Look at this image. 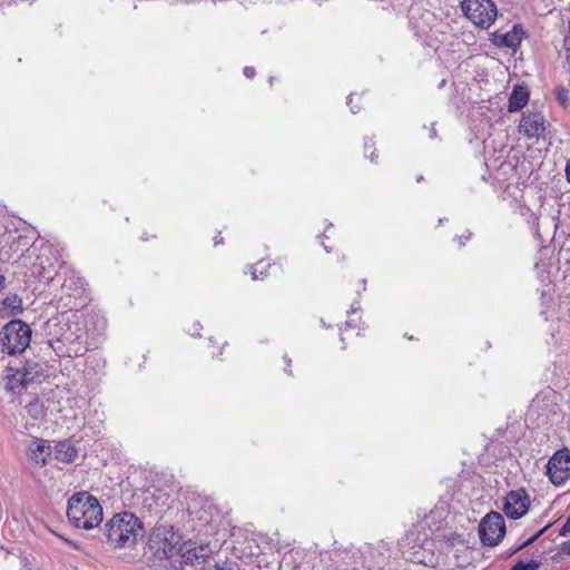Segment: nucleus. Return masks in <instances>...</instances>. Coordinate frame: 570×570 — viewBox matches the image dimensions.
<instances>
[{"label": "nucleus", "mask_w": 570, "mask_h": 570, "mask_svg": "<svg viewBox=\"0 0 570 570\" xmlns=\"http://www.w3.org/2000/svg\"><path fill=\"white\" fill-rule=\"evenodd\" d=\"M67 517L75 528L91 530L102 522L104 514L97 498L87 491H80L69 498Z\"/></svg>", "instance_id": "nucleus-1"}, {"label": "nucleus", "mask_w": 570, "mask_h": 570, "mask_svg": "<svg viewBox=\"0 0 570 570\" xmlns=\"http://www.w3.org/2000/svg\"><path fill=\"white\" fill-rule=\"evenodd\" d=\"M141 532V522L130 512L115 514L105 525L107 541L117 548L131 547Z\"/></svg>", "instance_id": "nucleus-2"}, {"label": "nucleus", "mask_w": 570, "mask_h": 570, "mask_svg": "<svg viewBox=\"0 0 570 570\" xmlns=\"http://www.w3.org/2000/svg\"><path fill=\"white\" fill-rule=\"evenodd\" d=\"M31 340V328L20 320L7 323L0 332V348L8 355L26 351Z\"/></svg>", "instance_id": "nucleus-3"}, {"label": "nucleus", "mask_w": 570, "mask_h": 570, "mask_svg": "<svg viewBox=\"0 0 570 570\" xmlns=\"http://www.w3.org/2000/svg\"><path fill=\"white\" fill-rule=\"evenodd\" d=\"M461 9L475 26L488 29L497 18V7L492 0H463Z\"/></svg>", "instance_id": "nucleus-4"}, {"label": "nucleus", "mask_w": 570, "mask_h": 570, "mask_svg": "<svg viewBox=\"0 0 570 570\" xmlns=\"http://www.w3.org/2000/svg\"><path fill=\"white\" fill-rule=\"evenodd\" d=\"M505 534V522L499 512H490L482 518L479 524V537L483 544L497 546Z\"/></svg>", "instance_id": "nucleus-5"}, {"label": "nucleus", "mask_w": 570, "mask_h": 570, "mask_svg": "<svg viewBox=\"0 0 570 570\" xmlns=\"http://www.w3.org/2000/svg\"><path fill=\"white\" fill-rule=\"evenodd\" d=\"M547 474L554 485H562L570 478V451H557L548 461Z\"/></svg>", "instance_id": "nucleus-6"}, {"label": "nucleus", "mask_w": 570, "mask_h": 570, "mask_svg": "<svg viewBox=\"0 0 570 570\" xmlns=\"http://www.w3.org/2000/svg\"><path fill=\"white\" fill-rule=\"evenodd\" d=\"M530 505V499L523 489L509 492L502 504V510L507 517L511 519H519L524 515Z\"/></svg>", "instance_id": "nucleus-7"}, {"label": "nucleus", "mask_w": 570, "mask_h": 570, "mask_svg": "<svg viewBox=\"0 0 570 570\" xmlns=\"http://www.w3.org/2000/svg\"><path fill=\"white\" fill-rule=\"evenodd\" d=\"M167 494L158 489L150 488L142 493V508L150 514H158L161 512L163 507L166 505Z\"/></svg>", "instance_id": "nucleus-8"}, {"label": "nucleus", "mask_w": 570, "mask_h": 570, "mask_svg": "<svg viewBox=\"0 0 570 570\" xmlns=\"http://www.w3.org/2000/svg\"><path fill=\"white\" fill-rule=\"evenodd\" d=\"M191 520L199 527L212 524L218 517V512L209 502H204L202 505L194 504L189 508Z\"/></svg>", "instance_id": "nucleus-9"}, {"label": "nucleus", "mask_w": 570, "mask_h": 570, "mask_svg": "<svg viewBox=\"0 0 570 570\" xmlns=\"http://www.w3.org/2000/svg\"><path fill=\"white\" fill-rule=\"evenodd\" d=\"M51 454V446L46 441L38 440L32 441L27 451L28 459L38 466L46 465Z\"/></svg>", "instance_id": "nucleus-10"}, {"label": "nucleus", "mask_w": 570, "mask_h": 570, "mask_svg": "<svg viewBox=\"0 0 570 570\" xmlns=\"http://www.w3.org/2000/svg\"><path fill=\"white\" fill-rule=\"evenodd\" d=\"M213 554V548L208 544H199L186 548L181 553L183 563L199 564Z\"/></svg>", "instance_id": "nucleus-11"}, {"label": "nucleus", "mask_w": 570, "mask_h": 570, "mask_svg": "<svg viewBox=\"0 0 570 570\" xmlns=\"http://www.w3.org/2000/svg\"><path fill=\"white\" fill-rule=\"evenodd\" d=\"M520 131L529 138L540 137L544 132L543 117L535 114L522 117Z\"/></svg>", "instance_id": "nucleus-12"}, {"label": "nucleus", "mask_w": 570, "mask_h": 570, "mask_svg": "<svg viewBox=\"0 0 570 570\" xmlns=\"http://www.w3.org/2000/svg\"><path fill=\"white\" fill-rule=\"evenodd\" d=\"M524 36L522 27L514 26L510 31L505 33H493V42L499 47L517 48Z\"/></svg>", "instance_id": "nucleus-13"}, {"label": "nucleus", "mask_w": 570, "mask_h": 570, "mask_svg": "<svg viewBox=\"0 0 570 570\" xmlns=\"http://www.w3.org/2000/svg\"><path fill=\"white\" fill-rule=\"evenodd\" d=\"M52 454L55 459L60 462L71 463L76 460L78 452L72 443L69 441H61L55 445Z\"/></svg>", "instance_id": "nucleus-14"}, {"label": "nucleus", "mask_w": 570, "mask_h": 570, "mask_svg": "<svg viewBox=\"0 0 570 570\" xmlns=\"http://www.w3.org/2000/svg\"><path fill=\"white\" fill-rule=\"evenodd\" d=\"M529 101V91L523 86H515L509 98V111L521 110Z\"/></svg>", "instance_id": "nucleus-15"}, {"label": "nucleus", "mask_w": 570, "mask_h": 570, "mask_svg": "<svg viewBox=\"0 0 570 570\" xmlns=\"http://www.w3.org/2000/svg\"><path fill=\"white\" fill-rule=\"evenodd\" d=\"M3 380L6 382V389L9 392H14L17 389H22L26 374H23L20 368L8 366L4 371Z\"/></svg>", "instance_id": "nucleus-16"}, {"label": "nucleus", "mask_w": 570, "mask_h": 570, "mask_svg": "<svg viewBox=\"0 0 570 570\" xmlns=\"http://www.w3.org/2000/svg\"><path fill=\"white\" fill-rule=\"evenodd\" d=\"M60 342L69 344V347L66 351L69 356H71V354H82L83 351H86L82 346V334H62Z\"/></svg>", "instance_id": "nucleus-17"}, {"label": "nucleus", "mask_w": 570, "mask_h": 570, "mask_svg": "<svg viewBox=\"0 0 570 570\" xmlns=\"http://www.w3.org/2000/svg\"><path fill=\"white\" fill-rule=\"evenodd\" d=\"M7 309H11V314L16 315L22 311V301L17 295L7 296L2 301V307L0 308L1 317H9L10 314Z\"/></svg>", "instance_id": "nucleus-18"}, {"label": "nucleus", "mask_w": 570, "mask_h": 570, "mask_svg": "<svg viewBox=\"0 0 570 570\" xmlns=\"http://www.w3.org/2000/svg\"><path fill=\"white\" fill-rule=\"evenodd\" d=\"M167 533H169V531H167L166 529H157L154 532V542H156L157 540H164V547L161 548V550L165 556L171 557L175 550V543L173 542L175 535L174 533H171L169 540L166 535ZM158 550H160V547L158 548Z\"/></svg>", "instance_id": "nucleus-19"}, {"label": "nucleus", "mask_w": 570, "mask_h": 570, "mask_svg": "<svg viewBox=\"0 0 570 570\" xmlns=\"http://www.w3.org/2000/svg\"><path fill=\"white\" fill-rule=\"evenodd\" d=\"M26 409L27 413L35 420L42 419L46 415L47 411L43 403L38 397L29 402Z\"/></svg>", "instance_id": "nucleus-20"}, {"label": "nucleus", "mask_w": 570, "mask_h": 570, "mask_svg": "<svg viewBox=\"0 0 570 570\" xmlns=\"http://www.w3.org/2000/svg\"><path fill=\"white\" fill-rule=\"evenodd\" d=\"M38 365L22 367L20 368L23 374H26V380L23 381L22 389L32 387L33 382L38 377Z\"/></svg>", "instance_id": "nucleus-21"}, {"label": "nucleus", "mask_w": 570, "mask_h": 570, "mask_svg": "<svg viewBox=\"0 0 570 570\" xmlns=\"http://www.w3.org/2000/svg\"><path fill=\"white\" fill-rule=\"evenodd\" d=\"M556 98L563 107H567L570 102V92L564 87H558L556 89Z\"/></svg>", "instance_id": "nucleus-22"}, {"label": "nucleus", "mask_w": 570, "mask_h": 570, "mask_svg": "<svg viewBox=\"0 0 570 570\" xmlns=\"http://www.w3.org/2000/svg\"><path fill=\"white\" fill-rule=\"evenodd\" d=\"M268 266L269 265L265 264L264 262H258L255 266L252 267V278H263V276L265 275V271Z\"/></svg>", "instance_id": "nucleus-23"}, {"label": "nucleus", "mask_w": 570, "mask_h": 570, "mask_svg": "<svg viewBox=\"0 0 570 570\" xmlns=\"http://www.w3.org/2000/svg\"><path fill=\"white\" fill-rule=\"evenodd\" d=\"M539 566L537 562H518L513 566L512 570H538Z\"/></svg>", "instance_id": "nucleus-24"}, {"label": "nucleus", "mask_w": 570, "mask_h": 570, "mask_svg": "<svg viewBox=\"0 0 570 570\" xmlns=\"http://www.w3.org/2000/svg\"><path fill=\"white\" fill-rule=\"evenodd\" d=\"M548 528V525L543 527L540 531H538L535 534H533L531 538H529L528 540H525L519 548L518 550L522 549L523 547L525 546H529L531 544L532 542H534L544 531L546 529Z\"/></svg>", "instance_id": "nucleus-25"}, {"label": "nucleus", "mask_w": 570, "mask_h": 570, "mask_svg": "<svg viewBox=\"0 0 570 570\" xmlns=\"http://www.w3.org/2000/svg\"><path fill=\"white\" fill-rule=\"evenodd\" d=\"M560 553L570 556V539L560 544Z\"/></svg>", "instance_id": "nucleus-26"}, {"label": "nucleus", "mask_w": 570, "mask_h": 570, "mask_svg": "<svg viewBox=\"0 0 570 570\" xmlns=\"http://www.w3.org/2000/svg\"><path fill=\"white\" fill-rule=\"evenodd\" d=\"M244 75L247 77V78H253L254 75H255V69L254 67H245L244 68Z\"/></svg>", "instance_id": "nucleus-27"}, {"label": "nucleus", "mask_w": 570, "mask_h": 570, "mask_svg": "<svg viewBox=\"0 0 570 570\" xmlns=\"http://www.w3.org/2000/svg\"><path fill=\"white\" fill-rule=\"evenodd\" d=\"M352 101H353V95H351V96H350L348 101H347V105L350 106L351 111H352L353 114H356L357 111L355 110L354 106L352 105Z\"/></svg>", "instance_id": "nucleus-28"}, {"label": "nucleus", "mask_w": 570, "mask_h": 570, "mask_svg": "<svg viewBox=\"0 0 570 570\" xmlns=\"http://www.w3.org/2000/svg\"><path fill=\"white\" fill-rule=\"evenodd\" d=\"M374 146L373 141L372 140H366L365 144H364V148L365 150L372 148Z\"/></svg>", "instance_id": "nucleus-29"}, {"label": "nucleus", "mask_w": 570, "mask_h": 570, "mask_svg": "<svg viewBox=\"0 0 570 570\" xmlns=\"http://www.w3.org/2000/svg\"><path fill=\"white\" fill-rule=\"evenodd\" d=\"M195 327H196V328H195V331H193V332L190 331V335H193V336H195V335H199L198 331H199L200 325L197 323V324L195 325Z\"/></svg>", "instance_id": "nucleus-30"}, {"label": "nucleus", "mask_w": 570, "mask_h": 570, "mask_svg": "<svg viewBox=\"0 0 570 570\" xmlns=\"http://www.w3.org/2000/svg\"><path fill=\"white\" fill-rule=\"evenodd\" d=\"M4 276L0 274V289L4 287Z\"/></svg>", "instance_id": "nucleus-31"}, {"label": "nucleus", "mask_w": 570, "mask_h": 570, "mask_svg": "<svg viewBox=\"0 0 570 570\" xmlns=\"http://www.w3.org/2000/svg\"><path fill=\"white\" fill-rule=\"evenodd\" d=\"M435 135H436L435 129H434V128H431L430 137H431V138H434V137H435Z\"/></svg>", "instance_id": "nucleus-32"}, {"label": "nucleus", "mask_w": 570, "mask_h": 570, "mask_svg": "<svg viewBox=\"0 0 570 570\" xmlns=\"http://www.w3.org/2000/svg\"><path fill=\"white\" fill-rule=\"evenodd\" d=\"M459 244H460V246H463V245H464V238H463L462 236H461V237H459Z\"/></svg>", "instance_id": "nucleus-33"}, {"label": "nucleus", "mask_w": 570, "mask_h": 570, "mask_svg": "<svg viewBox=\"0 0 570 570\" xmlns=\"http://www.w3.org/2000/svg\"><path fill=\"white\" fill-rule=\"evenodd\" d=\"M459 244H460V246H463V245H464V238H463L462 236H461V237H459Z\"/></svg>", "instance_id": "nucleus-34"}, {"label": "nucleus", "mask_w": 570, "mask_h": 570, "mask_svg": "<svg viewBox=\"0 0 570 570\" xmlns=\"http://www.w3.org/2000/svg\"><path fill=\"white\" fill-rule=\"evenodd\" d=\"M358 308H360V307H358V306H355L354 304L351 306V311H352V312H355V311H357Z\"/></svg>", "instance_id": "nucleus-35"}, {"label": "nucleus", "mask_w": 570, "mask_h": 570, "mask_svg": "<svg viewBox=\"0 0 570 570\" xmlns=\"http://www.w3.org/2000/svg\"><path fill=\"white\" fill-rule=\"evenodd\" d=\"M368 157H370V160L373 161L374 160V151H372Z\"/></svg>", "instance_id": "nucleus-36"}, {"label": "nucleus", "mask_w": 570, "mask_h": 570, "mask_svg": "<svg viewBox=\"0 0 570 570\" xmlns=\"http://www.w3.org/2000/svg\"><path fill=\"white\" fill-rule=\"evenodd\" d=\"M219 242H220L219 238L216 237L215 238V245H217Z\"/></svg>", "instance_id": "nucleus-37"}, {"label": "nucleus", "mask_w": 570, "mask_h": 570, "mask_svg": "<svg viewBox=\"0 0 570 570\" xmlns=\"http://www.w3.org/2000/svg\"><path fill=\"white\" fill-rule=\"evenodd\" d=\"M351 326H352L351 322L347 321L346 322V327H351Z\"/></svg>", "instance_id": "nucleus-38"}, {"label": "nucleus", "mask_w": 570, "mask_h": 570, "mask_svg": "<svg viewBox=\"0 0 570 570\" xmlns=\"http://www.w3.org/2000/svg\"><path fill=\"white\" fill-rule=\"evenodd\" d=\"M285 360H286L287 365H289L291 360H289V358H287V357H285Z\"/></svg>", "instance_id": "nucleus-39"}, {"label": "nucleus", "mask_w": 570, "mask_h": 570, "mask_svg": "<svg viewBox=\"0 0 570 570\" xmlns=\"http://www.w3.org/2000/svg\"><path fill=\"white\" fill-rule=\"evenodd\" d=\"M324 249H325V252L330 253V249L325 245H324Z\"/></svg>", "instance_id": "nucleus-40"}]
</instances>
